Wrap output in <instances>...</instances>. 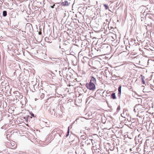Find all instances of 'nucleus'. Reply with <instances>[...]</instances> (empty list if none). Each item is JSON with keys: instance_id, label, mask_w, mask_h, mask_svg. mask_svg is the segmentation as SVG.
Wrapping results in <instances>:
<instances>
[{"instance_id": "f257e3e1", "label": "nucleus", "mask_w": 154, "mask_h": 154, "mask_svg": "<svg viewBox=\"0 0 154 154\" xmlns=\"http://www.w3.org/2000/svg\"><path fill=\"white\" fill-rule=\"evenodd\" d=\"M96 84V79L93 76L91 77L90 82L89 83H87L85 86L90 91H94L96 89L95 84Z\"/></svg>"}, {"instance_id": "f03ea898", "label": "nucleus", "mask_w": 154, "mask_h": 154, "mask_svg": "<svg viewBox=\"0 0 154 154\" xmlns=\"http://www.w3.org/2000/svg\"><path fill=\"white\" fill-rule=\"evenodd\" d=\"M145 109V108L140 104L136 105L135 106L134 109L135 112H138V113L144 112Z\"/></svg>"}, {"instance_id": "7ed1b4c3", "label": "nucleus", "mask_w": 154, "mask_h": 154, "mask_svg": "<svg viewBox=\"0 0 154 154\" xmlns=\"http://www.w3.org/2000/svg\"><path fill=\"white\" fill-rule=\"evenodd\" d=\"M10 145H11L10 146V148L12 149H16L17 147V144L14 141L11 142Z\"/></svg>"}, {"instance_id": "20e7f679", "label": "nucleus", "mask_w": 154, "mask_h": 154, "mask_svg": "<svg viewBox=\"0 0 154 154\" xmlns=\"http://www.w3.org/2000/svg\"><path fill=\"white\" fill-rule=\"evenodd\" d=\"M61 5L63 6H65L68 5L69 4L67 1H65V2H62L61 3Z\"/></svg>"}, {"instance_id": "39448f33", "label": "nucleus", "mask_w": 154, "mask_h": 154, "mask_svg": "<svg viewBox=\"0 0 154 154\" xmlns=\"http://www.w3.org/2000/svg\"><path fill=\"white\" fill-rule=\"evenodd\" d=\"M111 97L113 99H116V96L115 95V93H112L111 96Z\"/></svg>"}, {"instance_id": "423d86ee", "label": "nucleus", "mask_w": 154, "mask_h": 154, "mask_svg": "<svg viewBox=\"0 0 154 154\" xmlns=\"http://www.w3.org/2000/svg\"><path fill=\"white\" fill-rule=\"evenodd\" d=\"M7 13L6 11H4L3 12V15L4 17H6L7 16Z\"/></svg>"}, {"instance_id": "0eeeda50", "label": "nucleus", "mask_w": 154, "mask_h": 154, "mask_svg": "<svg viewBox=\"0 0 154 154\" xmlns=\"http://www.w3.org/2000/svg\"><path fill=\"white\" fill-rule=\"evenodd\" d=\"M45 96V94L44 93H42L40 95V98L41 99H42L44 98Z\"/></svg>"}, {"instance_id": "6e6552de", "label": "nucleus", "mask_w": 154, "mask_h": 154, "mask_svg": "<svg viewBox=\"0 0 154 154\" xmlns=\"http://www.w3.org/2000/svg\"><path fill=\"white\" fill-rule=\"evenodd\" d=\"M121 86H119L118 88V91L119 92V93L120 94L121 93Z\"/></svg>"}, {"instance_id": "1a4fd4ad", "label": "nucleus", "mask_w": 154, "mask_h": 154, "mask_svg": "<svg viewBox=\"0 0 154 154\" xmlns=\"http://www.w3.org/2000/svg\"><path fill=\"white\" fill-rule=\"evenodd\" d=\"M104 6L105 7V8L106 10H107L108 9V6L107 5L104 4Z\"/></svg>"}, {"instance_id": "9d476101", "label": "nucleus", "mask_w": 154, "mask_h": 154, "mask_svg": "<svg viewBox=\"0 0 154 154\" xmlns=\"http://www.w3.org/2000/svg\"><path fill=\"white\" fill-rule=\"evenodd\" d=\"M142 82L143 83V84H144L145 83V81L144 80V79L143 78H142Z\"/></svg>"}, {"instance_id": "9b49d317", "label": "nucleus", "mask_w": 154, "mask_h": 154, "mask_svg": "<svg viewBox=\"0 0 154 154\" xmlns=\"http://www.w3.org/2000/svg\"><path fill=\"white\" fill-rule=\"evenodd\" d=\"M69 129H68V132H67V134L66 135V137H67L68 136V135H69Z\"/></svg>"}, {"instance_id": "f8f14e48", "label": "nucleus", "mask_w": 154, "mask_h": 154, "mask_svg": "<svg viewBox=\"0 0 154 154\" xmlns=\"http://www.w3.org/2000/svg\"><path fill=\"white\" fill-rule=\"evenodd\" d=\"M30 114L32 116L34 117V115L32 113V112H30Z\"/></svg>"}, {"instance_id": "ddd939ff", "label": "nucleus", "mask_w": 154, "mask_h": 154, "mask_svg": "<svg viewBox=\"0 0 154 154\" xmlns=\"http://www.w3.org/2000/svg\"><path fill=\"white\" fill-rule=\"evenodd\" d=\"M88 59V58L86 57H83V59L84 60H86Z\"/></svg>"}, {"instance_id": "4468645a", "label": "nucleus", "mask_w": 154, "mask_h": 154, "mask_svg": "<svg viewBox=\"0 0 154 154\" xmlns=\"http://www.w3.org/2000/svg\"><path fill=\"white\" fill-rule=\"evenodd\" d=\"M92 114H91V116L89 118L90 119H91L94 118V117L93 116H91Z\"/></svg>"}, {"instance_id": "2eb2a0df", "label": "nucleus", "mask_w": 154, "mask_h": 154, "mask_svg": "<svg viewBox=\"0 0 154 154\" xmlns=\"http://www.w3.org/2000/svg\"><path fill=\"white\" fill-rule=\"evenodd\" d=\"M94 114H95V116L98 115V113H97V112H94Z\"/></svg>"}, {"instance_id": "dca6fc26", "label": "nucleus", "mask_w": 154, "mask_h": 154, "mask_svg": "<svg viewBox=\"0 0 154 154\" xmlns=\"http://www.w3.org/2000/svg\"><path fill=\"white\" fill-rule=\"evenodd\" d=\"M55 5V4H54L53 6H51V8H54V6Z\"/></svg>"}, {"instance_id": "f3484780", "label": "nucleus", "mask_w": 154, "mask_h": 154, "mask_svg": "<svg viewBox=\"0 0 154 154\" xmlns=\"http://www.w3.org/2000/svg\"><path fill=\"white\" fill-rule=\"evenodd\" d=\"M21 2H23L24 1V0H19Z\"/></svg>"}, {"instance_id": "a211bd4d", "label": "nucleus", "mask_w": 154, "mask_h": 154, "mask_svg": "<svg viewBox=\"0 0 154 154\" xmlns=\"http://www.w3.org/2000/svg\"><path fill=\"white\" fill-rule=\"evenodd\" d=\"M39 34H41V32H39Z\"/></svg>"}, {"instance_id": "6ab92c4d", "label": "nucleus", "mask_w": 154, "mask_h": 154, "mask_svg": "<svg viewBox=\"0 0 154 154\" xmlns=\"http://www.w3.org/2000/svg\"><path fill=\"white\" fill-rule=\"evenodd\" d=\"M99 150V149H96V151H97V150Z\"/></svg>"}, {"instance_id": "aec40b11", "label": "nucleus", "mask_w": 154, "mask_h": 154, "mask_svg": "<svg viewBox=\"0 0 154 154\" xmlns=\"http://www.w3.org/2000/svg\"><path fill=\"white\" fill-rule=\"evenodd\" d=\"M105 154V153H102V154Z\"/></svg>"}, {"instance_id": "412c9836", "label": "nucleus", "mask_w": 154, "mask_h": 154, "mask_svg": "<svg viewBox=\"0 0 154 154\" xmlns=\"http://www.w3.org/2000/svg\"><path fill=\"white\" fill-rule=\"evenodd\" d=\"M96 119V118H95V117H94V119Z\"/></svg>"}]
</instances>
